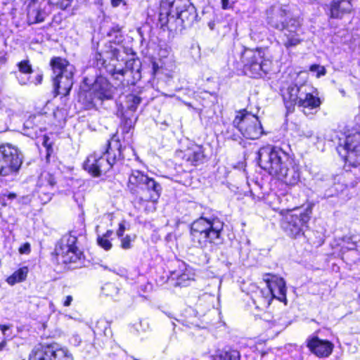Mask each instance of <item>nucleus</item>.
Here are the masks:
<instances>
[{"instance_id":"1","label":"nucleus","mask_w":360,"mask_h":360,"mask_svg":"<svg viewBox=\"0 0 360 360\" xmlns=\"http://www.w3.org/2000/svg\"><path fill=\"white\" fill-rule=\"evenodd\" d=\"M105 150H99L94 152L86 160L84 167L94 176H99L102 173L109 171L115 164L117 160L121 157L120 146H117L115 150L110 147V141L105 144Z\"/></svg>"},{"instance_id":"2","label":"nucleus","mask_w":360,"mask_h":360,"mask_svg":"<svg viewBox=\"0 0 360 360\" xmlns=\"http://www.w3.org/2000/svg\"><path fill=\"white\" fill-rule=\"evenodd\" d=\"M50 65L55 75L53 86L56 95H68L73 85V65L61 57H53Z\"/></svg>"},{"instance_id":"3","label":"nucleus","mask_w":360,"mask_h":360,"mask_svg":"<svg viewBox=\"0 0 360 360\" xmlns=\"http://www.w3.org/2000/svg\"><path fill=\"white\" fill-rule=\"evenodd\" d=\"M257 160L259 167L275 177L290 163V158L283 151L269 145L259 150Z\"/></svg>"},{"instance_id":"4","label":"nucleus","mask_w":360,"mask_h":360,"mask_svg":"<svg viewBox=\"0 0 360 360\" xmlns=\"http://www.w3.org/2000/svg\"><path fill=\"white\" fill-rule=\"evenodd\" d=\"M233 124L247 139H257L264 133L258 117L249 113L245 110L238 112L233 120Z\"/></svg>"},{"instance_id":"5","label":"nucleus","mask_w":360,"mask_h":360,"mask_svg":"<svg viewBox=\"0 0 360 360\" xmlns=\"http://www.w3.org/2000/svg\"><path fill=\"white\" fill-rule=\"evenodd\" d=\"M22 163V155L19 150L11 144L0 146V174L7 176L19 170Z\"/></svg>"},{"instance_id":"6","label":"nucleus","mask_w":360,"mask_h":360,"mask_svg":"<svg viewBox=\"0 0 360 360\" xmlns=\"http://www.w3.org/2000/svg\"><path fill=\"white\" fill-rule=\"evenodd\" d=\"M241 60L245 74L251 77H261L267 72L265 68L266 64L264 63L259 50L245 49L242 53Z\"/></svg>"},{"instance_id":"7","label":"nucleus","mask_w":360,"mask_h":360,"mask_svg":"<svg viewBox=\"0 0 360 360\" xmlns=\"http://www.w3.org/2000/svg\"><path fill=\"white\" fill-rule=\"evenodd\" d=\"M171 6L175 9L178 29L191 26L197 18L195 8L188 0H174L171 1Z\"/></svg>"},{"instance_id":"8","label":"nucleus","mask_w":360,"mask_h":360,"mask_svg":"<svg viewBox=\"0 0 360 360\" xmlns=\"http://www.w3.org/2000/svg\"><path fill=\"white\" fill-rule=\"evenodd\" d=\"M301 25L300 21L297 18H290L286 27L280 30L282 31V34L280 37L281 43L287 49L295 47L303 41L301 34L298 32Z\"/></svg>"},{"instance_id":"9","label":"nucleus","mask_w":360,"mask_h":360,"mask_svg":"<svg viewBox=\"0 0 360 360\" xmlns=\"http://www.w3.org/2000/svg\"><path fill=\"white\" fill-rule=\"evenodd\" d=\"M77 238L72 236L63 238L59 247L56 248L57 255L61 256L63 263H75L82 256V252L75 246Z\"/></svg>"},{"instance_id":"10","label":"nucleus","mask_w":360,"mask_h":360,"mask_svg":"<svg viewBox=\"0 0 360 360\" xmlns=\"http://www.w3.org/2000/svg\"><path fill=\"white\" fill-rule=\"evenodd\" d=\"M286 219L285 226L286 232L291 237L297 238L303 234V227L308 222L309 217L307 213L303 212L299 214H291L287 217Z\"/></svg>"},{"instance_id":"11","label":"nucleus","mask_w":360,"mask_h":360,"mask_svg":"<svg viewBox=\"0 0 360 360\" xmlns=\"http://www.w3.org/2000/svg\"><path fill=\"white\" fill-rule=\"evenodd\" d=\"M288 11L281 5H274L267 10L268 22L273 27L280 30L285 28L289 19H287Z\"/></svg>"},{"instance_id":"12","label":"nucleus","mask_w":360,"mask_h":360,"mask_svg":"<svg viewBox=\"0 0 360 360\" xmlns=\"http://www.w3.org/2000/svg\"><path fill=\"white\" fill-rule=\"evenodd\" d=\"M174 7H172L171 2L161 1L159 14V21L161 27L166 26L167 30L172 31L176 30L178 26L176 25Z\"/></svg>"},{"instance_id":"13","label":"nucleus","mask_w":360,"mask_h":360,"mask_svg":"<svg viewBox=\"0 0 360 360\" xmlns=\"http://www.w3.org/2000/svg\"><path fill=\"white\" fill-rule=\"evenodd\" d=\"M214 223L206 219L204 217H200L194 221L191 226V235L192 240L194 243H197L198 245L202 246L201 239L204 237L207 231L212 229Z\"/></svg>"},{"instance_id":"14","label":"nucleus","mask_w":360,"mask_h":360,"mask_svg":"<svg viewBox=\"0 0 360 360\" xmlns=\"http://www.w3.org/2000/svg\"><path fill=\"white\" fill-rule=\"evenodd\" d=\"M309 350L318 357H327L333 352V345L328 341L314 337L307 341Z\"/></svg>"},{"instance_id":"15","label":"nucleus","mask_w":360,"mask_h":360,"mask_svg":"<svg viewBox=\"0 0 360 360\" xmlns=\"http://www.w3.org/2000/svg\"><path fill=\"white\" fill-rule=\"evenodd\" d=\"M161 190L160 184L153 178L148 176V180L145 182L142 193H140L138 198L141 201L157 202L160 195Z\"/></svg>"},{"instance_id":"16","label":"nucleus","mask_w":360,"mask_h":360,"mask_svg":"<svg viewBox=\"0 0 360 360\" xmlns=\"http://www.w3.org/2000/svg\"><path fill=\"white\" fill-rule=\"evenodd\" d=\"M352 0H333L328 5L329 15L331 18L340 19L344 15L353 10Z\"/></svg>"},{"instance_id":"17","label":"nucleus","mask_w":360,"mask_h":360,"mask_svg":"<svg viewBox=\"0 0 360 360\" xmlns=\"http://www.w3.org/2000/svg\"><path fill=\"white\" fill-rule=\"evenodd\" d=\"M288 166L283 167L276 176V178L290 186L296 185L300 181V172L298 167L290 160Z\"/></svg>"},{"instance_id":"18","label":"nucleus","mask_w":360,"mask_h":360,"mask_svg":"<svg viewBox=\"0 0 360 360\" xmlns=\"http://www.w3.org/2000/svg\"><path fill=\"white\" fill-rule=\"evenodd\" d=\"M148 180V176L139 170L132 171L129 176L127 188L134 195L139 197L140 193H142L145 182Z\"/></svg>"},{"instance_id":"19","label":"nucleus","mask_w":360,"mask_h":360,"mask_svg":"<svg viewBox=\"0 0 360 360\" xmlns=\"http://www.w3.org/2000/svg\"><path fill=\"white\" fill-rule=\"evenodd\" d=\"M263 279L266 283L267 287L273 297L276 296L273 292V289L271 283L275 284V285L277 287L278 290L279 297H278V300L282 302H285L286 303V286L284 279L282 278H278L275 275H272L270 274H266L265 275H264Z\"/></svg>"},{"instance_id":"20","label":"nucleus","mask_w":360,"mask_h":360,"mask_svg":"<svg viewBox=\"0 0 360 360\" xmlns=\"http://www.w3.org/2000/svg\"><path fill=\"white\" fill-rule=\"evenodd\" d=\"M46 13L40 4L32 0L27 6V21L29 24L41 22L44 20Z\"/></svg>"},{"instance_id":"21","label":"nucleus","mask_w":360,"mask_h":360,"mask_svg":"<svg viewBox=\"0 0 360 360\" xmlns=\"http://www.w3.org/2000/svg\"><path fill=\"white\" fill-rule=\"evenodd\" d=\"M94 98L100 101L112 98L111 87L108 81L103 77L98 79L93 85Z\"/></svg>"},{"instance_id":"22","label":"nucleus","mask_w":360,"mask_h":360,"mask_svg":"<svg viewBox=\"0 0 360 360\" xmlns=\"http://www.w3.org/2000/svg\"><path fill=\"white\" fill-rule=\"evenodd\" d=\"M299 93V86L291 84L285 90L283 91V98L287 108H290L295 105L297 101V94Z\"/></svg>"},{"instance_id":"23","label":"nucleus","mask_w":360,"mask_h":360,"mask_svg":"<svg viewBox=\"0 0 360 360\" xmlns=\"http://www.w3.org/2000/svg\"><path fill=\"white\" fill-rule=\"evenodd\" d=\"M54 349L50 345L37 349L30 356L29 360H53Z\"/></svg>"},{"instance_id":"24","label":"nucleus","mask_w":360,"mask_h":360,"mask_svg":"<svg viewBox=\"0 0 360 360\" xmlns=\"http://www.w3.org/2000/svg\"><path fill=\"white\" fill-rule=\"evenodd\" d=\"M212 360H240V354L238 351L234 349H218L212 356Z\"/></svg>"},{"instance_id":"25","label":"nucleus","mask_w":360,"mask_h":360,"mask_svg":"<svg viewBox=\"0 0 360 360\" xmlns=\"http://www.w3.org/2000/svg\"><path fill=\"white\" fill-rule=\"evenodd\" d=\"M56 184V180L55 176L48 172H43L38 178L37 187H44L53 189Z\"/></svg>"},{"instance_id":"26","label":"nucleus","mask_w":360,"mask_h":360,"mask_svg":"<svg viewBox=\"0 0 360 360\" xmlns=\"http://www.w3.org/2000/svg\"><path fill=\"white\" fill-rule=\"evenodd\" d=\"M136 120V116L131 111H124L122 115L121 122L124 132L128 133L134 127Z\"/></svg>"},{"instance_id":"27","label":"nucleus","mask_w":360,"mask_h":360,"mask_svg":"<svg viewBox=\"0 0 360 360\" xmlns=\"http://www.w3.org/2000/svg\"><path fill=\"white\" fill-rule=\"evenodd\" d=\"M221 225L219 226H214V224L212 226V229H210L207 233L204 235L202 239L207 240L210 243H212L217 245L222 243V238H221Z\"/></svg>"},{"instance_id":"28","label":"nucleus","mask_w":360,"mask_h":360,"mask_svg":"<svg viewBox=\"0 0 360 360\" xmlns=\"http://www.w3.org/2000/svg\"><path fill=\"white\" fill-rule=\"evenodd\" d=\"M321 105L320 98L313 95L312 91L309 93V96L303 99L299 107L304 108V112L307 114L305 109H314L317 108Z\"/></svg>"},{"instance_id":"29","label":"nucleus","mask_w":360,"mask_h":360,"mask_svg":"<svg viewBox=\"0 0 360 360\" xmlns=\"http://www.w3.org/2000/svg\"><path fill=\"white\" fill-rule=\"evenodd\" d=\"M27 273L28 269L27 267L20 268L7 278V282L11 285H14L15 283L21 282L25 280Z\"/></svg>"},{"instance_id":"30","label":"nucleus","mask_w":360,"mask_h":360,"mask_svg":"<svg viewBox=\"0 0 360 360\" xmlns=\"http://www.w3.org/2000/svg\"><path fill=\"white\" fill-rule=\"evenodd\" d=\"M347 150V161L354 165L356 166L360 164V146L357 145V147L355 148H353V150Z\"/></svg>"},{"instance_id":"31","label":"nucleus","mask_w":360,"mask_h":360,"mask_svg":"<svg viewBox=\"0 0 360 360\" xmlns=\"http://www.w3.org/2000/svg\"><path fill=\"white\" fill-rule=\"evenodd\" d=\"M141 101V98L139 96L134 94L128 95L127 96V110L125 111H131L132 113H134Z\"/></svg>"},{"instance_id":"32","label":"nucleus","mask_w":360,"mask_h":360,"mask_svg":"<svg viewBox=\"0 0 360 360\" xmlns=\"http://www.w3.org/2000/svg\"><path fill=\"white\" fill-rule=\"evenodd\" d=\"M312 91V87L307 84H302L299 86V93L297 94V101L295 105L298 106L302 103V100L309 96V93Z\"/></svg>"},{"instance_id":"33","label":"nucleus","mask_w":360,"mask_h":360,"mask_svg":"<svg viewBox=\"0 0 360 360\" xmlns=\"http://www.w3.org/2000/svg\"><path fill=\"white\" fill-rule=\"evenodd\" d=\"M52 191L53 189L49 188L37 187V193L43 204H46L51 200L53 195Z\"/></svg>"},{"instance_id":"34","label":"nucleus","mask_w":360,"mask_h":360,"mask_svg":"<svg viewBox=\"0 0 360 360\" xmlns=\"http://www.w3.org/2000/svg\"><path fill=\"white\" fill-rule=\"evenodd\" d=\"M357 145L360 146V134H356L353 136H347L345 143V150H353L357 147Z\"/></svg>"},{"instance_id":"35","label":"nucleus","mask_w":360,"mask_h":360,"mask_svg":"<svg viewBox=\"0 0 360 360\" xmlns=\"http://www.w3.org/2000/svg\"><path fill=\"white\" fill-rule=\"evenodd\" d=\"M187 160L194 165H197L198 162H201L204 158V154L200 148H198L197 150L191 152L189 154L187 155Z\"/></svg>"},{"instance_id":"36","label":"nucleus","mask_w":360,"mask_h":360,"mask_svg":"<svg viewBox=\"0 0 360 360\" xmlns=\"http://www.w3.org/2000/svg\"><path fill=\"white\" fill-rule=\"evenodd\" d=\"M53 360H73L72 355L65 349H54Z\"/></svg>"},{"instance_id":"37","label":"nucleus","mask_w":360,"mask_h":360,"mask_svg":"<svg viewBox=\"0 0 360 360\" xmlns=\"http://www.w3.org/2000/svg\"><path fill=\"white\" fill-rule=\"evenodd\" d=\"M17 66L18 70L22 74H31L33 72L32 65L27 59L21 60Z\"/></svg>"},{"instance_id":"38","label":"nucleus","mask_w":360,"mask_h":360,"mask_svg":"<svg viewBox=\"0 0 360 360\" xmlns=\"http://www.w3.org/2000/svg\"><path fill=\"white\" fill-rule=\"evenodd\" d=\"M98 244L102 247L105 250H109L112 248V243L108 240V238H105V237L98 236L97 238Z\"/></svg>"},{"instance_id":"39","label":"nucleus","mask_w":360,"mask_h":360,"mask_svg":"<svg viewBox=\"0 0 360 360\" xmlns=\"http://www.w3.org/2000/svg\"><path fill=\"white\" fill-rule=\"evenodd\" d=\"M50 4L56 6L61 9H65L70 5L71 0H48Z\"/></svg>"},{"instance_id":"40","label":"nucleus","mask_w":360,"mask_h":360,"mask_svg":"<svg viewBox=\"0 0 360 360\" xmlns=\"http://www.w3.org/2000/svg\"><path fill=\"white\" fill-rule=\"evenodd\" d=\"M309 70L311 72H316L317 77H319L321 75H324L326 74V69L323 66H320L319 65H312L310 66Z\"/></svg>"},{"instance_id":"41","label":"nucleus","mask_w":360,"mask_h":360,"mask_svg":"<svg viewBox=\"0 0 360 360\" xmlns=\"http://www.w3.org/2000/svg\"><path fill=\"white\" fill-rule=\"evenodd\" d=\"M121 246L123 249H129L131 247V238L130 236H127L122 238Z\"/></svg>"},{"instance_id":"42","label":"nucleus","mask_w":360,"mask_h":360,"mask_svg":"<svg viewBox=\"0 0 360 360\" xmlns=\"http://www.w3.org/2000/svg\"><path fill=\"white\" fill-rule=\"evenodd\" d=\"M124 230H125V226H124V224H120L119 225V229L117 231V235L118 237H122L124 235Z\"/></svg>"},{"instance_id":"43","label":"nucleus","mask_w":360,"mask_h":360,"mask_svg":"<svg viewBox=\"0 0 360 360\" xmlns=\"http://www.w3.org/2000/svg\"><path fill=\"white\" fill-rule=\"evenodd\" d=\"M72 301V297L71 295H68L65 297V300L63 302V305L65 307H68L71 304Z\"/></svg>"},{"instance_id":"44","label":"nucleus","mask_w":360,"mask_h":360,"mask_svg":"<svg viewBox=\"0 0 360 360\" xmlns=\"http://www.w3.org/2000/svg\"><path fill=\"white\" fill-rule=\"evenodd\" d=\"M30 244L29 243H25L23 246H22L20 248V252L21 253H25V252H29L30 251Z\"/></svg>"},{"instance_id":"45","label":"nucleus","mask_w":360,"mask_h":360,"mask_svg":"<svg viewBox=\"0 0 360 360\" xmlns=\"http://www.w3.org/2000/svg\"><path fill=\"white\" fill-rule=\"evenodd\" d=\"M221 7L223 9H228L231 8L229 0H221Z\"/></svg>"},{"instance_id":"46","label":"nucleus","mask_w":360,"mask_h":360,"mask_svg":"<svg viewBox=\"0 0 360 360\" xmlns=\"http://www.w3.org/2000/svg\"><path fill=\"white\" fill-rule=\"evenodd\" d=\"M3 195L6 197L8 200H13L16 198V194L14 193H5Z\"/></svg>"},{"instance_id":"47","label":"nucleus","mask_w":360,"mask_h":360,"mask_svg":"<svg viewBox=\"0 0 360 360\" xmlns=\"http://www.w3.org/2000/svg\"><path fill=\"white\" fill-rule=\"evenodd\" d=\"M126 72H127V70H124V69H120V70L114 69V72H113L112 75L120 74L121 75H124L126 73Z\"/></svg>"},{"instance_id":"48","label":"nucleus","mask_w":360,"mask_h":360,"mask_svg":"<svg viewBox=\"0 0 360 360\" xmlns=\"http://www.w3.org/2000/svg\"><path fill=\"white\" fill-rule=\"evenodd\" d=\"M42 79H43L42 75H38L35 77V84H41L42 82Z\"/></svg>"},{"instance_id":"49","label":"nucleus","mask_w":360,"mask_h":360,"mask_svg":"<svg viewBox=\"0 0 360 360\" xmlns=\"http://www.w3.org/2000/svg\"><path fill=\"white\" fill-rule=\"evenodd\" d=\"M112 233L113 232H112V230H108L106 231V233L104 235H103L102 236L105 237V238H110L112 236Z\"/></svg>"},{"instance_id":"50","label":"nucleus","mask_w":360,"mask_h":360,"mask_svg":"<svg viewBox=\"0 0 360 360\" xmlns=\"http://www.w3.org/2000/svg\"><path fill=\"white\" fill-rule=\"evenodd\" d=\"M120 1L121 0H112L111 2L113 6H117L120 4Z\"/></svg>"},{"instance_id":"51","label":"nucleus","mask_w":360,"mask_h":360,"mask_svg":"<svg viewBox=\"0 0 360 360\" xmlns=\"http://www.w3.org/2000/svg\"><path fill=\"white\" fill-rule=\"evenodd\" d=\"M0 329L2 332H4L6 330L8 329V327L5 325H0Z\"/></svg>"},{"instance_id":"52","label":"nucleus","mask_w":360,"mask_h":360,"mask_svg":"<svg viewBox=\"0 0 360 360\" xmlns=\"http://www.w3.org/2000/svg\"><path fill=\"white\" fill-rule=\"evenodd\" d=\"M6 342L5 341H2L0 342V351L3 349V348L6 346Z\"/></svg>"},{"instance_id":"53","label":"nucleus","mask_w":360,"mask_h":360,"mask_svg":"<svg viewBox=\"0 0 360 360\" xmlns=\"http://www.w3.org/2000/svg\"><path fill=\"white\" fill-rule=\"evenodd\" d=\"M359 243H360V241H359ZM354 245H355V248H360V244L359 245V244H358V243H354Z\"/></svg>"},{"instance_id":"54","label":"nucleus","mask_w":360,"mask_h":360,"mask_svg":"<svg viewBox=\"0 0 360 360\" xmlns=\"http://www.w3.org/2000/svg\"><path fill=\"white\" fill-rule=\"evenodd\" d=\"M313 133L311 131H309L307 134H306L307 136L310 137L311 136Z\"/></svg>"}]
</instances>
